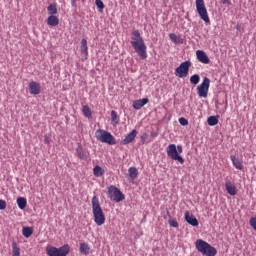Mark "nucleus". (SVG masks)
<instances>
[{
  "instance_id": "nucleus-1",
  "label": "nucleus",
  "mask_w": 256,
  "mask_h": 256,
  "mask_svg": "<svg viewBox=\"0 0 256 256\" xmlns=\"http://www.w3.org/2000/svg\"><path fill=\"white\" fill-rule=\"evenodd\" d=\"M91 203L94 222L96 223V225H98V227H101V225H105V213H103V208H101L99 198H97V196H93Z\"/></svg>"
},
{
  "instance_id": "nucleus-2",
  "label": "nucleus",
  "mask_w": 256,
  "mask_h": 256,
  "mask_svg": "<svg viewBox=\"0 0 256 256\" xmlns=\"http://www.w3.org/2000/svg\"><path fill=\"white\" fill-rule=\"evenodd\" d=\"M195 247L198 253L204 256H215L217 255V249L211 244L207 243L205 240L198 239L195 242Z\"/></svg>"
},
{
  "instance_id": "nucleus-3",
  "label": "nucleus",
  "mask_w": 256,
  "mask_h": 256,
  "mask_svg": "<svg viewBox=\"0 0 256 256\" xmlns=\"http://www.w3.org/2000/svg\"><path fill=\"white\" fill-rule=\"evenodd\" d=\"M95 137L101 143H107V145H117V140H115V137L109 131L98 129L95 132Z\"/></svg>"
},
{
  "instance_id": "nucleus-4",
  "label": "nucleus",
  "mask_w": 256,
  "mask_h": 256,
  "mask_svg": "<svg viewBox=\"0 0 256 256\" xmlns=\"http://www.w3.org/2000/svg\"><path fill=\"white\" fill-rule=\"evenodd\" d=\"M69 251H71L69 244H64L59 248L51 245L46 247V255L48 256H66L69 255Z\"/></svg>"
},
{
  "instance_id": "nucleus-5",
  "label": "nucleus",
  "mask_w": 256,
  "mask_h": 256,
  "mask_svg": "<svg viewBox=\"0 0 256 256\" xmlns=\"http://www.w3.org/2000/svg\"><path fill=\"white\" fill-rule=\"evenodd\" d=\"M166 153H167V156L170 159H172V161H178V163H180L181 165H183V163H185V159L177 151V145H175V144L168 145V147L166 149Z\"/></svg>"
},
{
  "instance_id": "nucleus-6",
  "label": "nucleus",
  "mask_w": 256,
  "mask_h": 256,
  "mask_svg": "<svg viewBox=\"0 0 256 256\" xmlns=\"http://www.w3.org/2000/svg\"><path fill=\"white\" fill-rule=\"evenodd\" d=\"M196 11L204 23H210L209 14L207 13L204 0H196Z\"/></svg>"
},
{
  "instance_id": "nucleus-7",
  "label": "nucleus",
  "mask_w": 256,
  "mask_h": 256,
  "mask_svg": "<svg viewBox=\"0 0 256 256\" xmlns=\"http://www.w3.org/2000/svg\"><path fill=\"white\" fill-rule=\"evenodd\" d=\"M108 195H110L111 201H115L116 203H121V201L125 200V194L117 186L108 187Z\"/></svg>"
},
{
  "instance_id": "nucleus-8",
  "label": "nucleus",
  "mask_w": 256,
  "mask_h": 256,
  "mask_svg": "<svg viewBox=\"0 0 256 256\" xmlns=\"http://www.w3.org/2000/svg\"><path fill=\"white\" fill-rule=\"evenodd\" d=\"M211 85V80L208 77H204L202 83L197 86L198 97L207 98L209 95V87Z\"/></svg>"
},
{
  "instance_id": "nucleus-9",
  "label": "nucleus",
  "mask_w": 256,
  "mask_h": 256,
  "mask_svg": "<svg viewBox=\"0 0 256 256\" xmlns=\"http://www.w3.org/2000/svg\"><path fill=\"white\" fill-rule=\"evenodd\" d=\"M191 67V61L187 60L182 62L176 69L175 75L180 79H183L189 75V68Z\"/></svg>"
},
{
  "instance_id": "nucleus-10",
  "label": "nucleus",
  "mask_w": 256,
  "mask_h": 256,
  "mask_svg": "<svg viewBox=\"0 0 256 256\" xmlns=\"http://www.w3.org/2000/svg\"><path fill=\"white\" fill-rule=\"evenodd\" d=\"M131 46L141 59H145L147 57V45H145V42H135L134 44H131Z\"/></svg>"
},
{
  "instance_id": "nucleus-11",
  "label": "nucleus",
  "mask_w": 256,
  "mask_h": 256,
  "mask_svg": "<svg viewBox=\"0 0 256 256\" xmlns=\"http://www.w3.org/2000/svg\"><path fill=\"white\" fill-rule=\"evenodd\" d=\"M184 219L188 225H191L192 227H198L199 226V220L195 217V215L189 213V211L185 212Z\"/></svg>"
},
{
  "instance_id": "nucleus-12",
  "label": "nucleus",
  "mask_w": 256,
  "mask_h": 256,
  "mask_svg": "<svg viewBox=\"0 0 256 256\" xmlns=\"http://www.w3.org/2000/svg\"><path fill=\"white\" fill-rule=\"evenodd\" d=\"M196 57L198 61H200V63H204V65H209V63H211L209 56H207V53H205L203 50H197Z\"/></svg>"
},
{
  "instance_id": "nucleus-13",
  "label": "nucleus",
  "mask_w": 256,
  "mask_h": 256,
  "mask_svg": "<svg viewBox=\"0 0 256 256\" xmlns=\"http://www.w3.org/2000/svg\"><path fill=\"white\" fill-rule=\"evenodd\" d=\"M143 42H145V40H143V36H141V32H139V30H132L130 45H133L134 43H143Z\"/></svg>"
},
{
  "instance_id": "nucleus-14",
  "label": "nucleus",
  "mask_w": 256,
  "mask_h": 256,
  "mask_svg": "<svg viewBox=\"0 0 256 256\" xmlns=\"http://www.w3.org/2000/svg\"><path fill=\"white\" fill-rule=\"evenodd\" d=\"M137 137V130H132L129 134L125 136V138L121 141L122 145H129L132 141H135Z\"/></svg>"
},
{
  "instance_id": "nucleus-15",
  "label": "nucleus",
  "mask_w": 256,
  "mask_h": 256,
  "mask_svg": "<svg viewBox=\"0 0 256 256\" xmlns=\"http://www.w3.org/2000/svg\"><path fill=\"white\" fill-rule=\"evenodd\" d=\"M29 89L31 95H39V93H41V84L37 82H30Z\"/></svg>"
},
{
  "instance_id": "nucleus-16",
  "label": "nucleus",
  "mask_w": 256,
  "mask_h": 256,
  "mask_svg": "<svg viewBox=\"0 0 256 256\" xmlns=\"http://www.w3.org/2000/svg\"><path fill=\"white\" fill-rule=\"evenodd\" d=\"M147 103H149V98L135 100V101H133L132 107L134 109H136L137 111H139V109H141L142 107H145V105H147Z\"/></svg>"
},
{
  "instance_id": "nucleus-17",
  "label": "nucleus",
  "mask_w": 256,
  "mask_h": 256,
  "mask_svg": "<svg viewBox=\"0 0 256 256\" xmlns=\"http://www.w3.org/2000/svg\"><path fill=\"white\" fill-rule=\"evenodd\" d=\"M230 159L236 169H239V171H243V162L241 161V159H239V157L231 155Z\"/></svg>"
},
{
  "instance_id": "nucleus-18",
  "label": "nucleus",
  "mask_w": 256,
  "mask_h": 256,
  "mask_svg": "<svg viewBox=\"0 0 256 256\" xmlns=\"http://www.w3.org/2000/svg\"><path fill=\"white\" fill-rule=\"evenodd\" d=\"M225 187L229 195H237V187L233 183H231V181H226Z\"/></svg>"
},
{
  "instance_id": "nucleus-19",
  "label": "nucleus",
  "mask_w": 256,
  "mask_h": 256,
  "mask_svg": "<svg viewBox=\"0 0 256 256\" xmlns=\"http://www.w3.org/2000/svg\"><path fill=\"white\" fill-rule=\"evenodd\" d=\"M81 54L84 55V59L89 56V47H87V39L85 38L81 40Z\"/></svg>"
},
{
  "instance_id": "nucleus-20",
  "label": "nucleus",
  "mask_w": 256,
  "mask_h": 256,
  "mask_svg": "<svg viewBox=\"0 0 256 256\" xmlns=\"http://www.w3.org/2000/svg\"><path fill=\"white\" fill-rule=\"evenodd\" d=\"M76 153L79 159H81L82 161H87V152L83 150V147L81 145H78V147L76 148Z\"/></svg>"
},
{
  "instance_id": "nucleus-21",
  "label": "nucleus",
  "mask_w": 256,
  "mask_h": 256,
  "mask_svg": "<svg viewBox=\"0 0 256 256\" xmlns=\"http://www.w3.org/2000/svg\"><path fill=\"white\" fill-rule=\"evenodd\" d=\"M47 25L50 27H57V25H59V18L55 15L49 16L47 19Z\"/></svg>"
},
{
  "instance_id": "nucleus-22",
  "label": "nucleus",
  "mask_w": 256,
  "mask_h": 256,
  "mask_svg": "<svg viewBox=\"0 0 256 256\" xmlns=\"http://www.w3.org/2000/svg\"><path fill=\"white\" fill-rule=\"evenodd\" d=\"M90 251H91V247H89V244L85 242L80 244V253H82V255H89Z\"/></svg>"
},
{
  "instance_id": "nucleus-23",
  "label": "nucleus",
  "mask_w": 256,
  "mask_h": 256,
  "mask_svg": "<svg viewBox=\"0 0 256 256\" xmlns=\"http://www.w3.org/2000/svg\"><path fill=\"white\" fill-rule=\"evenodd\" d=\"M207 123L210 127H215V125L219 124V116H210V117H208Z\"/></svg>"
},
{
  "instance_id": "nucleus-24",
  "label": "nucleus",
  "mask_w": 256,
  "mask_h": 256,
  "mask_svg": "<svg viewBox=\"0 0 256 256\" xmlns=\"http://www.w3.org/2000/svg\"><path fill=\"white\" fill-rule=\"evenodd\" d=\"M93 173L95 177H103V175H105V170L97 165L93 168Z\"/></svg>"
},
{
  "instance_id": "nucleus-25",
  "label": "nucleus",
  "mask_w": 256,
  "mask_h": 256,
  "mask_svg": "<svg viewBox=\"0 0 256 256\" xmlns=\"http://www.w3.org/2000/svg\"><path fill=\"white\" fill-rule=\"evenodd\" d=\"M17 205L21 211L27 207V199L25 197H18L17 198Z\"/></svg>"
},
{
  "instance_id": "nucleus-26",
  "label": "nucleus",
  "mask_w": 256,
  "mask_h": 256,
  "mask_svg": "<svg viewBox=\"0 0 256 256\" xmlns=\"http://www.w3.org/2000/svg\"><path fill=\"white\" fill-rule=\"evenodd\" d=\"M22 235L26 237V239H29L33 235V228L31 227H24L22 229Z\"/></svg>"
},
{
  "instance_id": "nucleus-27",
  "label": "nucleus",
  "mask_w": 256,
  "mask_h": 256,
  "mask_svg": "<svg viewBox=\"0 0 256 256\" xmlns=\"http://www.w3.org/2000/svg\"><path fill=\"white\" fill-rule=\"evenodd\" d=\"M20 248L17 245V242L13 241L12 242V256H21Z\"/></svg>"
},
{
  "instance_id": "nucleus-28",
  "label": "nucleus",
  "mask_w": 256,
  "mask_h": 256,
  "mask_svg": "<svg viewBox=\"0 0 256 256\" xmlns=\"http://www.w3.org/2000/svg\"><path fill=\"white\" fill-rule=\"evenodd\" d=\"M50 16L57 15V4L52 3L47 7Z\"/></svg>"
},
{
  "instance_id": "nucleus-29",
  "label": "nucleus",
  "mask_w": 256,
  "mask_h": 256,
  "mask_svg": "<svg viewBox=\"0 0 256 256\" xmlns=\"http://www.w3.org/2000/svg\"><path fill=\"white\" fill-rule=\"evenodd\" d=\"M199 81H201V76H199V74H194L190 77L191 85H199Z\"/></svg>"
},
{
  "instance_id": "nucleus-30",
  "label": "nucleus",
  "mask_w": 256,
  "mask_h": 256,
  "mask_svg": "<svg viewBox=\"0 0 256 256\" xmlns=\"http://www.w3.org/2000/svg\"><path fill=\"white\" fill-rule=\"evenodd\" d=\"M128 173H129L131 179H137V175H139V172L137 171V168H135V167H130L128 169Z\"/></svg>"
},
{
  "instance_id": "nucleus-31",
  "label": "nucleus",
  "mask_w": 256,
  "mask_h": 256,
  "mask_svg": "<svg viewBox=\"0 0 256 256\" xmlns=\"http://www.w3.org/2000/svg\"><path fill=\"white\" fill-rule=\"evenodd\" d=\"M82 111H83L84 117H88V119L91 118L92 112H91V108H89L88 105H84L82 108Z\"/></svg>"
},
{
  "instance_id": "nucleus-32",
  "label": "nucleus",
  "mask_w": 256,
  "mask_h": 256,
  "mask_svg": "<svg viewBox=\"0 0 256 256\" xmlns=\"http://www.w3.org/2000/svg\"><path fill=\"white\" fill-rule=\"evenodd\" d=\"M111 121L114 123V125L119 124V117L117 116V112L115 110L111 111Z\"/></svg>"
},
{
  "instance_id": "nucleus-33",
  "label": "nucleus",
  "mask_w": 256,
  "mask_h": 256,
  "mask_svg": "<svg viewBox=\"0 0 256 256\" xmlns=\"http://www.w3.org/2000/svg\"><path fill=\"white\" fill-rule=\"evenodd\" d=\"M95 5L100 13H102L103 9H105V4L101 0H96Z\"/></svg>"
},
{
  "instance_id": "nucleus-34",
  "label": "nucleus",
  "mask_w": 256,
  "mask_h": 256,
  "mask_svg": "<svg viewBox=\"0 0 256 256\" xmlns=\"http://www.w3.org/2000/svg\"><path fill=\"white\" fill-rule=\"evenodd\" d=\"M169 37L174 43H181V37L177 36V34L171 33Z\"/></svg>"
},
{
  "instance_id": "nucleus-35",
  "label": "nucleus",
  "mask_w": 256,
  "mask_h": 256,
  "mask_svg": "<svg viewBox=\"0 0 256 256\" xmlns=\"http://www.w3.org/2000/svg\"><path fill=\"white\" fill-rule=\"evenodd\" d=\"M179 123L180 125H182V127H187V125H189V120H187L184 117L179 118Z\"/></svg>"
},
{
  "instance_id": "nucleus-36",
  "label": "nucleus",
  "mask_w": 256,
  "mask_h": 256,
  "mask_svg": "<svg viewBox=\"0 0 256 256\" xmlns=\"http://www.w3.org/2000/svg\"><path fill=\"white\" fill-rule=\"evenodd\" d=\"M168 223H169L170 227H174V228L179 227V222H177V221L174 220V219H170V220L168 221Z\"/></svg>"
},
{
  "instance_id": "nucleus-37",
  "label": "nucleus",
  "mask_w": 256,
  "mask_h": 256,
  "mask_svg": "<svg viewBox=\"0 0 256 256\" xmlns=\"http://www.w3.org/2000/svg\"><path fill=\"white\" fill-rule=\"evenodd\" d=\"M250 226L256 231V217L250 219Z\"/></svg>"
},
{
  "instance_id": "nucleus-38",
  "label": "nucleus",
  "mask_w": 256,
  "mask_h": 256,
  "mask_svg": "<svg viewBox=\"0 0 256 256\" xmlns=\"http://www.w3.org/2000/svg\"><path fill=\"white\" fill-rule=\"evenodd\" d=\"M7 209V202L5 200H0V211Z\"/></svg>"
},
{
  "instance_id": "nucleus-39",
  "label": "nucleus",
  "mask_w": 256,
  "mask_h": 256,
  "mask_svg": "<svg viewBox=\"0 0 256 256\" xmlns=\"http://www.w3.org/2000/svg\"><path fill=\"white\" fill-rule=\"evenodd\" d=\"M147 137H149V135H147V133H144L141 135L140 139H141V141L145 142V141H147Z\"/></svg>"
},
{
  "instance_id": "nucleus-40",
  "label": "nucleus",
  "mask_w": 256,
  "mask_h": 256,
  "mask_svg": "<svg viewBox=\"0 0 256 256\" xmlns=\"http://www.w3.org/2000/svg\"><path fill=\"white\" fill-rule=\"evenodd\" d=\"M176 151H178V154L183 153V146L178 145V146L176 147Z\"/></svg>"
},
{
  "instance_id": "nucleus-41",
  "label": "nucleus",
  "mask_w": 256,
  "mask_h": 256,
  "mask_svg": "<svg viewBox=\"0 0 256 256\" xmlns=\"http://www.w3.org/2000/svg\"><path fill=\"white\" fill-rule=\"evenodd\" d=\"M221 3H223V5H231V1L229 0H221Z\"/></svg>"
},
{
  "instance_id": "nucleus-42",
  "label": "nucleus",
  "mask_w": 256,
  "mask_h": 256,
  "mask_svg": "<svg viewBox=\"0 0 256 256\" xmlns=\"http://www.w3.org/2000/svg\"><path fill=\"white\" fill-rule=\"evenodd\" d=\"M44 143L46 145H49V137H47V136L44 137Z\"/></svg>"
},
{
  "instance_id": "nucleus-43",
  "label": "nucleus",
  "mask_w": 256,
  "mask_h": 256,
  "mask_svg": "<svg viewBox=\"0 0 256 256\" xmlns=\"http://www.w3.org/2000/svg\"><path fill=\"white\" fill-rule=\"evenodd\" d=\"M166 214L169 217V219H171V212H169V209H166Z\"/></svg>"
},
{
  "instance_id": "nucleus-44",
  "label": "nucleus",
  "mask_w": 256,
  "mask_h": 256,
  "mask_svg": "<svg viewBox=\"0 0 256 256\" xmlns=\"http://www.w3.org/2000/svg\"><path fill=\"white\" fill-rule=\"evenodd\" d=\"M152 137H157V133H152Z\"/></svg>"
},
{
  "instance_id": "nucleus-45",
  "label": "nucleus",
  "mask_w": 256,
  "mask_h": 256,
  "mask_svg": "<svg viewBox=\"0 0 256 256\" xmlns=\"http://www.w3.org/2000/svg\"><path fill=\"white\" fill-rule=\"evenodd\" d=\"M72 5H75V0H72Z\"/></svg>"
}]
</instances>
